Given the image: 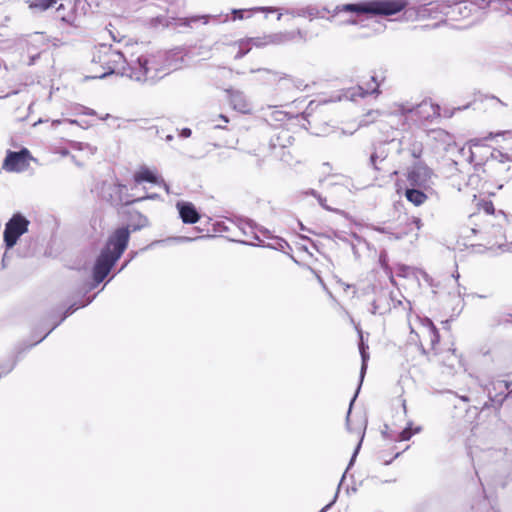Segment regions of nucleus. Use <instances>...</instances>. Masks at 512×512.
Instances as JSON below:
<instances>
[{"label": "nucleus", "mask_w": 512, "mask_h": 512, "mask_svg": "<svg viewBox=\"0 0 512 512\" xmlns=\"http://www.w3.org/2000/svg\"><path fill=\"white\" fill-rule=\"evenodd\" d=\"M205 236H201L200 238H204ZM199 237H186V236H180V237H176L174 238L176 241L178 242H191V241H194L196 239H198Z\"/></svg>", "instance_id": "nucleus-42"}, {"label": "nucleus", "mask_w": 512, "mask_h": 512, "mask_svg": "<svg viewBox=\"0 0 512 512\" xmlns=\"http://www.w3.org/2000/svg\"><path fill=\"white\" fill-rule=\"evenodd\" d=\"M407 269H408L407 267L402 266V267H401V271H402L401 275H404V273H405V271H406Z\"/></svg>", "instance_id": "nucleus-61"}, {"label": "nucleus", "mask_w": 512, "mask_h": 512, "mask_svg": "<svg viewBox=\"0 0 512 512\" xmlns=\"http://www.w3.org/2000/svg\"><path fill=\"white\" fill-rule=\"evenodd\" d=\"M399 455H400V453H399V452H398V453H396L392 459H390V460H385V461H384V464H385V465L390 464V463L392 462V460H393V459H395V458H397V457H399Z\"/></svg>", "instance_id": "nucleus-56"}, {"label": "nucleus", "mask_w": 512, "mask_h": 512, "mask_svg": "<svg viewBox=\"0 0 512 512\" xmlns=\"http://www.w3.org/2000/svg\"><path fill=\"white\" fill-rule=\"evenodd\" d=\"M256 72L265 73V74H267V75H269V76H273V77H276V76H277V73H276V72H272V71H270V70H268V69H257V70L252 69V70H251V73H256Z\"/></svg>", "instance_id": "nucleus-45"}, {"label": "nucleus", "mask_w": 512, "mask_h": 512, "mask_svg": "<svg viewBox=\"0 0 512 512\" xmlns=\"http://www.w3.org/2000/svg\"><path fill=\"white\" fill-rule=\"evenodd\" d=\"M176 208L183 223L195 224L199 221L200 214L193 203L187 201H178L176 203Z\"/></svg>", "instance_id": "nucleus-15"}, {"label": "nucleus", "mask_w": 512, "mask_h": 512, "mask_svg": "<svg viewBox=\"0 0 512 512\" xmlns=\"http://www.w3.org/2000/svg\"><path fill=\"white\" fill-rule=\"evenodd\" d=\"M362 349L367 350L368 346L364 344L363 339L361 338L360 343H359V352L360 353L362 352Z\"/></svg>", "instance_id": "nucleus-52"}, {"label": "nucleus", "mask_w": 512, "mask_h": 512, "mask_svg": "<svg viewBox=\"0 0 512 512\" xmlns=\"http://www.w3.org/2000/svg\"><path fill=\"white\" fill-rule=\"evenodd\" d=\"M240 229L242 230L243 234L245 236H248L252 239H256V240H259L258 236L256 235V232H255V227H254V224L252 223L251 220H245V221H241V224H240Z\"/></svg>", "instance_id": "nucleus-29"}, {"label": "nucleus", "mask_w": 512, "mask_h": 512, "mask_svg": "<svg viewBox=\"0 0 512 512\" xmlns=\"http://www.w3.org/2000/svg\"><path fill=\"white\" fill-rule=\"evenodd\" d=\"M408 5L407 0H368V9L370 15L392 16Z\"/></svg>", "instance_id": "nucleus-6"}, {"label": "nucleus", "mask_w": 512, "mask_h": 512, "mask_svg": "<svg viewBox=\"0 0 512 512\" xmlns=\"http://www.w3.org/2000/svg\"><path fill=\"white\" fill-rule=\"evenodd\" d=\"M469 1H470V3L475 4L477 13L481 10L486 9L491 2V0H469Z\"/></svg>", "instance_id": "nucleus-37"}, {"label": "nucleus", "mask_w": 512, "mask_h": 512, "mask_svg": "<svg viewBox=\"0 0 512 512\" xmlns=\"http://www.w3.org/2000/svg\"><path fill=\"white\" fill-rule=\"evenodd\" d=\"M227 94L229 102L234 110L243 114L249 113L251 111V103L243 91L228 89Z\"/></svg>", "instance_id": "nucleus-13"}, {"label": "nucleus", "mask_w": 512, "mask_h": 512, "mask_svg": "<svg viewBox=\"0 0 512 512\" xmlns=\"http://www.w3.org/2000/svg\"><path fill=\"white\" fill-rule=\"evenodd\" d=\"M322 12L331 13V10L328 7H323L322 9H319L318 7L314 5H308L305 7L299 8V17L303 18H309L310 20H313L314 18H324V15Z\"/></svg>", "instance_id": "nucleus-21"}, {"label": "nucleus", "mask_w": 512, "mask_h": 512, "mask_svg": "<svg viewBox=\"0 0 512 512\" xmlns=\"http://www.w3.org/2000/svg\"><path fill=\"white\" fill-rule=\"evenodd\" d=\"M379 261L381 263V266L387 270L388 269V265H387V255L385 253H381L380 254V257H379Z\"/></svg>", "instance_id": "nucleus-44"}, {"label": "nucleus", "mask_w": 512, "mask_h": 512, "mask_svg": "<svg viewBox=\"0 0 512 512\" xmlns=\"http://www.w3.org/2000/svg\"><path fill=\"white\" fill-rule=\"evenodd\" d=\"M249 41V44L250 46H255V47H264L268 44H270V42H268V35L264 36V37H255V38H249L247 39Z\"/></svg>", "instance_id": "nucleus-35"}, {"label": "nucleus", "mask_w": 512, "mask_h": 512, "mask_svg": "<svg viewBox=\"0 0 512 512\" xmlns=\"http://www.w3.org/2000/svg\"><path fill=\"white\" fill-rule=\"evenodd\" d=\"M341 12L354 13L357 15L369 14L368 0L361 1L358 3H348V4H343V5H337L333 10H331V14H332L331 17H328L327 19L329 21H332L334 16Z\"/></svg>", "instance_id": "nucleus-17"}, {"label": "nucleus", "mask_w": 512, "mask_h": 512, "mask_svg": "<svg viewBox=\"0 0 512 512\" xmlns=\"http://www.w3.org/2000/svg\"><path fill=\"white\" fill-rule=\"evenodd\" d=\"M133 177L137 184H141L143 182L159 184L160 179L154 171L145 166H142L138 171H136Z\"/></svg>", "instance_id": "nucleus-20"}, {"label": "nucleus", "mask_w": 512, "mask_h": 512, "mask_svg": "<svg viewBox=\"0 0 512 512\" xmlns=\"http://www.w3.org/2000/svg\"><path fill=\"white\" fill-rule=\"evenodd\" d=\"M58 0H36L35 2L30 4V8L39 9L40 11H45L56 4Z\"/></svg>", "instance_id": "nucleus-32"}, {"label": "nucleus", "mask_w": 512, "mask_h": 512, "mask_svg": "<svg viewBox=\"0 0 512 512\" xmlns=\"http://www.w3.org/2000/svg\"><path fill=\"white\" fill-rule=\"evenodd\" d=\"M192 134V131L190 128H183L180 133H179V136L182 137V138H189Z\"/></svg>", "instance_id": "nucleus-46"}, {"label": "nucleus", "mask_w": 512, "mask_h": 512, "mask_svg": "<svg viewBox=\"0 0 512 512\" xmlns=\"http://www.w3.org/2000/svg\"><path fill=\"white\" fill-rule=\"evenodd\" d=\"M357 393L358 391L355 393L354 397L352 398L351 402H350V407H349V410H348V413H347V418H346V426H347V429L350 431V432H355L358 436H360V440L354 450V453L351 457V460L349 462V465H348V468H350V466L353 465V462L360 450V447H361V444H362V441H363V438H364V430L361 429V427L358 429V430H353L350 426V421H349V416H350V413H351V408H352V405L357 397Z\"/></svg>", "instance_id": "nucleus-22"}, {"label": "nucleus", "mask_w": 512, "mask_h": 512, "mask_svg": "<svg viewBox=\"0 0 512 512\" xmlns=\"http://www.w3.org/2000/svg\"><path fill=\"white\" fill-rule=\"evenodd\" d=\"M130 239L129 226L119 227L109 235L97 256L92 275L95 284H100L126 250Z\"/></svg>", "instance_id": "nucleus-2"}, {"label": "nucleus", "mask_w": 512, "mask_h": 512, "mask_svg": "<svg viewBox=\"0 0 512 512\" xmlns=\"http://www.w3.org/2000/svg\"><path fill=\"white\" fill-rule=\"evenodd\" d=\"M251 50V46L248 40H243L239 43V50L235 55V59L243 58L249 51Z\"/></svg>", "instance_id": "nucleus-34"}, {"label": "nucleus", "mask_w": 512, "mask_h": 512, "mask_svg": "<svg viewBox=\"0 0 512 512\" xmlns=\"http://www.w3.org/2000/svg\"><path fill=\"white\" fill-rule=\"evenodd\" d=\"M337 496H338V493L335 494L334 499L329 504H327L325 507H323L320 512H327L331 508V506L335 503Z\"/></svg>", "instance_id": "nucleus-48"}, {"label": "nucleus", "mask_w": 512, "mask_h": 512, "mask_svg": "<svg viewBox=\"0 0 512 512\" xmlns=\"http://www.w3.org/2000/svg\"><path fill=\"white\" fill-rule=\"evenodd\" d=\"M178 53L159 52L158 54H141L131 57L121 67V75L137 82L155 83L171 71L180 67L182 58H175Z\"/></svg>", "instance_id": "nucleus-1"}, {"label": "nucleus", "mask_w": 512, "mask_h": 512, "mask_svg": "<svg viewBox=\"0 0 512 512\" xmlns=\"http://www.w3.org/2000/svg\"><path fill=\"white\" fill-rule=\"evenodd\" d=\"M127 264H128V262H125V263L121 266V268H120V270H119V271L123 270V269L127 266Z\"/></svg>", "instance_id": "nucleus-63"}, {"label": "nucleus", "mask_w": 512, "mask_h": 512, "mask_svg": "<svg viewBox=\"0 0 512 512\" xmlns=\"http://www.w3.org/2000/svg\"><path fill=\"white\" fill-rule=\"evenodd\" d=\"M425 329L430 340L431 348L435 349V346L438 344L440 339L438 330L430 320H428V325Z\"/></svg>", "instance_id": "nucleus-28"}, {"label": "nucleus", "mask_w": 512, "mask_h": 512, "mask_svg": "<svg viewBox=\"0 0 512 512\" xmlns=\"http://www.w3.org/2000/svg\"><path fill=\"white\" fill-rule=\"evenodd\" d=\"M219 118H220L223 122H225V123H228V122H229V120H228L227 116H225V115H223V114L219 115Z\"/></svg>", "instance_id": "nucleus-57"}, {"label": "nucleus", "mask_w": 512, "mask_h": 512, "mask_svg": "<svg viewBox=\"0 0 512 512\" xmlns=\"http://www.w3.org/2000/svg\"><path fill=\"white\" fill-rule=\"evenodd\" d=\"M449 1H433L425 4H420L413 8L418 18H433L436 19L440 15L449 16L450 11Z\"/></svg>", "instance_id": "nucleus-7"}, {"label": "nucleus", "mask_w": 512, "mask_h": 512, "mask_svg": "<svg viewBox=\"0 0 512 512\" xmlns=\"http://www.w3.org/2000/svg\"><path fill=\"white\" fill-rule=\"evenodd\" d=\"M30 221L21 213H15L5 224L3 233L4 244L7 250L12 249L19 238L28 232Z\"/></svg>", "instance_id": "nucleus-5"}, {"label": "nucleus", "mask_w": 512, "mask_h": 512, "mask_svg": "<svg viewBox=\"0 0 512 512\" xmlns=\"http://www.w3.org/2000/svg\"><path fill=\"white\" fill-rule=\"evenodd\" d=\"M411 224H414L417 230L421 229L422 227L421 219L418 217H412L409 222V225Z\"/></svg>", "instance_id": "nucleus-43"}, {"label": "nucleus", "mask_w": 512, "mask_h": 512, "mask_svg": "<svg viewBox=\"0 0 512 512\" xmlns=\"http://www.w3.org/2000/svg\"><path fill=\"white\" fill-rule=\"evenodd\" d=\"M158 198H159V195L156 194V193H153V194L146 195L144 197H140V198L136 199L135 201H143L145 199H152V200H154V199H158Z\"/></svg>", "instance_id": "nucleus-47"}, {"label": "nucleus", "mask_w": 512, "mask_h": 512, "mask_svg": "<svg viewBox=\"0 0 512 512\" xmlns=\"http://www.w3.org/2000/svg\"><path fill=\"white\" fill-rule=\"evenodd\" d=\"M449 16L454 20L465 19L477 13L476 6L469 0L450 3Z\"/></svg>", "instance_id": "nucleus-14"}, {"label": "nucleus", "mask_w": 512, "mask_h": 512, "mask_svg": "<svg viewBox=\"0 0 512 512\" xmlns=\"http://www.w3.org/2000/svg\"><path fill=\"white\" fill-rule=\"evenodd\" d=\"M317 199H318L319 204H320L324 209H326V210H330V208H329V207L326 205V203H325V202H326V199H325V198H322V197H321V195H320V196H318V198H317Z\"/></svg>", "instance_id": "nucleus-51"}, {"label": "nucleus", "mask_w": 512, "mask_h": 512, "mask_svg": "<svg viewBox=\"0 0 512 512\" xmlns=\"http://www.w3.org/2000/svg\"><path fill=\"white\" fill-rule=\"evenodd\" d=\"M411 426L412 423H408V425L399 433L398 441H408L415 433L421 431V427H416L412 430Z\"/></svg>", "instance_id": "nucleus-30"}, {"label": "nucleus", "mask_w": 512, "mask_h": 512, "mask_svg": "<svg viewBox=\"0 0 512 512\" xmlns=\"http://www.w3.org/2000/svg\"><path fill=\"white\" fill-rule=\"evenodd\" d=\"M125 63L126 59L120 50L101 44L93 53L91 78L102 79L111 74H121V67Z\"/></svg>", "instance_id": "nucleus-3"}, {"label": "nucleus", "mask_w": 512, "mask_h": 512, "mask_svg": "<svg viewBox=\"0 0 512 512\" xmlns=\"http://www.w3.org/2000/svg\"><path fill=\"white\" fill-rule=\"evenodd\" d=\"M360 355H361V359H362V365H361V370H360V383H362L364 375L366 373V369H367V361L369 359V354L367 353L366 350L362 349V352L360 353ZM360 386H361V384H359L358 390L360 389Z\"/></svg>", "instance_id": "nucleus-33"}, {"label": "nucleus", "mask_w": 512, "mask_h": 512, "mask_svg": "<svg viewBox=\"0 0 512 512\" xmlns=\"http://www.w3.org/2000/svg\"><path fill=\"white\" fill-rule=\"evenodd\" d=\"M49 42V37L43 32H34L22 38L19 46L23 62L29 66L34 65L41 54L48 50Z\"/></svg>", "instance_id": "nucleus-4"}, {"label": "nucleus", "mask_w": 512, "mask_h": 512, "mask_svg": "<svg viewBox=\"0 0 512 512\" xmlns=\"http://www.w3.org/2000/svg\"><path fill=\"white\" fill-rule=\"evenodd\" d=\"M278 244H279L280 249H283L284 246H288V243L283 239H279Z\"/></svg>", "instance_id": "nucleus-55"}, {"label": "nucleus", "mask_w": 512, "mask_h": 512, "mask_svg": "<svg viewBox=\"0 0 512 512\" xmlns=\"http://www.w3.org/2000/svg\"><path fill=\"white\" fill-rule=\"evenodd\" d=\"M158 185L162 186L167 193H170L169 185L162 178L159 179V184Z\"/></svg>", "instance_id": "nucleus-50"}, {"label": "nucleus", "mask_w": 512, "mask_h": 512, "mask_svg": "<svg viewBox=\"0 0 512 512\" xmlns=\"http://www.w3.org/2000/svg\"><path fill=\"white\" fill-rule=\"evenodd\" d=\"M258 9L262 10V11L270 12V13L275 12L277 10L274 7H265V8L263 7V8H258Z\"/></svg>", "instance_id": "nucleus-53"}, {"label": "nucleus", "mask_w": 512, "mask_h": 512, "mask_svg": "<svg viewBox=\"0 0 512 512\" xmlns=\"http://www.w3.org/2000/svg\"><path fill=\"white\" fill-rule=\"evenodd\" d=\"M379 82L377 80V77L376 76H372L371 77V83H368L367 84V88L364 89L362 86H358L356 88V92H353L351 94V96H360V97H365L367 95H370V94H379L380 91H379Z\"/></svg>", "instance_id": "nucleus-23"}, {"label": "nucleus", "mask_w": 512, "mask_h": 512, "mask_svg": "<svg viewBox=\"0 0 512 512\" xmlns=\"http://www.w3.org/2000/svg\"><path fill=\"white\" fill-rule=\"evenodd\" d=\"M284 14L290 15L291 17H299V8H287L284 10Z\"/></svg>", "instance_id": "nucleus-40"}, {"label": "nucleus", "mask_w": 512, "mask_h": 512, "mask_svg": "<svg viewBox=\"0 0 512 512\" xmlns=\"http://www.w3.org/2000/svg\"><path fill=\"white\" fill-rule=\"evenodd\" d=\"M460 399L465 402L469 401V398L467 396H460Z\"/></svg>", "instance_id": "nucleus-60"}, {"label": "nucleus", "mask_w": 512, "mask_h": 512, "mask_svg": "<svg viewBox=\"0 0 512 512\" xmlns=\"http://www.w3.org/2000/svg\"><path fill=\"white\" fill-rule=\"evenodd\" d=\"M432 174L426 164L417 162L409 170L407 180L412 187L425 188L429 185Z\"/></svg>", "instance_id": "nucleus-9"}, {"label": "nucleus", "mask_w": 512, "mask_h": 512, "mask_svg": "<svg viewBox=\"0 0 512 512\" xmlns=\"http://www.w3.org/2000/svg\"><path fill=\"white\" fill-rule=\"evenodd\" d=\"M173 138H174L173 135L168 134V135H166L165 140L169 142V141H172Z\"/></svg>", "instance_id": "nucleus-59"}, {"label": "nucleus", "mask_w": 512, "mask_h": 512, "mask_svg": "<svg viewBox=\"0 0 512 512\" xmlns=\"http://www.w3.org/2000/svg\"><path fill=\"white\" fill-rule=\"evenodd\" d=\"M374 230L377 232H380V233L388 234L390 239H396V240L402 239L404 237V235L406 234V233H400V234L393 233V232L388 231V229L385 227H374Z\"/></svg>", "instance_id": "nucleus-36"}, {"label": "nucleus", "mask_w": 512, "mask_h": 512, "mask_svg": "<svg viewBox=\"0 0 512 512\" xmlns=\"http://www.w3.org/2000/svg\"><path fill=\"white\" fill-rule=\"evenodd\" d=\"M214 128H216V129H221V128H223V126H222V125H220V124H217V125H215V126H214Z\"/></svg>", "instance_id": "nucleus-64"}, {"label": "nucleus", "mask_w": 512, "mask_h": 512, "mask_svg": "<svg viewBox=\"0 0 512 512\" xmlns=\"http://www.w3.org/2000/svg\"><path fill=\"white\" fill-rule=\"evenodd\" d=\"M246 10L245 9H232L231 10V14H232V20L235 21V20H242L244 19V14H245Z\"/></svg>", "instance_id": "nucleus-39"}, {"label": "nucleus", "mask_w": 512, "mask_h": 512, "mask_svg": "<svg viewBox=\"0 0 512 512\" xmlns=\"http://www.w3.org/2000/svg\"><path fill=\"white\" fill-rule=\"evenodd\" d=\"M407 200L416 206L422 205L427 200V195L420 189L414 187L407 188L405 191Z\"/></svg>", "instance_id": "nucleus-24"}, {"label": "nucleus", "mask_w": 512, "mask_h": 512, "mask_svg": "<svg viewBox=\"0 0 512 512\" xmlns=\"http://www.w3.org/2000/svg\"><path fill=\"white\" fill-rule=\"evenodd\" d=\"M401 305L400 300H395L392 292L381 290L371 304L370 312L372 314L384 315L391 310V307Z\"/></svg>", "instance_id": "nucleus-10"}, {"label": "nucleus", "mask_w": 512, "mask_h": 512, "mask_svg": "<svg viewBox=\"0 0 512 512\" xmlns=\"http://www.w3.org/2000/svg\"><path fill=\"white\" fill-rule=\"evenodd\" d=\"M294 138L288 129L277 130L269 140V149L271 154L280 149H287L293 144Z\"/></svg>", "instance_id": "nucleus-12"}, {"label": "nucleus", "mask_w": 512, "mask_h": 512, "mask_svg": "<svg viewBox=\"0 0 512 512\" xmlns=\"http://www.w3.org/2000/svg\"><path fill=\"white\" fill-rule=\"evenodd\" d=\"M132 231H138L149 226V220L146 216L139 212L130 215V225Z\"/></svg>", "instance_id": "nucleus-25"}, {"label": "nucleus", "mask_w": 512, "mask_h": 512, "mask_svg": "<svg viewBox=\"0 0 512 512\" xmlns=\"http://www.w3.org/2000/svg\"><path fill=\"white\" fill-rule=\"evenodd\" d=\"M485 210H486V212H488V213H490V212H492V211L494 210L493 205H492V203H491V202L486 203Z\"/></svg>", "instance_id": "nucleus-54"}, {"label": "nucleus", "mask_w": 512, "mask_h": 512, "mask_svg": "<svg viewBox=\"0 0 512 512\" xmlns=\"http://www.w3.org/2000/svg\"><path fill=\"white\" fill-rule=\"evenodd\" d=\"M408 112L415 114L420 120L430 121L439 116V106L431 102L423 101L415 108L408 110Z\"/></svg>", "instance_id": "nucleus-16"}, {"label": "nucleus", "mask_w": 512, "mask_h": 512, "mask_svg": "<svg viewBox=\"0 0 512 512\" xmlns=\"http://www.w3.org/2000/svg\"><path fill=\"white\" fill-rule=\"evenodd\" d=\"M309 194H311L312 196H314V197H316V198H318V196H320V195H319L315 190H313V189L309 191Z\"/></svg>", "instance_id": "nucleus-58"}, {"label": "nucleus", "mask_w": 512, "mask_h": 512, "mask_svg": "<svg viewBox=\"0 0 512 512\" xmlns=\"http://www.w3.org/2000/svg\"><path fill=\"white\" fill-rule=\"evenodd\" d=\"M388 153L384 145H380L375 148L374 152L371 153L369 162L374 170L379 172H386V158Z\"/></svg>", "instance_id": "nucleus-18"}, {"label": "nucleus", "mask_w": 512, "mask_h": 512, "mask_svg": "<svg viewBox=\"0 0 512 512\" xmlns=\"http://www.w3.org/2000/svg\"><path fill=\"white\" fill-rule=\"evenodd\" d=\"M288 33H293L294 34V39L299 37L302 40H306V33L303 32L301 29H297L295 31H288Z\"/></svg>", "instance_id": "nucleus-41"}, {"label": "nucleus", "mask_w": 512, "mask_h": 512, "mask_svg": "<svg viewBox=\"0 0 512 512\" xmlns=\"http://www.w3.org/2000/svg\"><path fill=\"white\" fill-rule=\"evenodd\" d=\"M294 40V34L288 31L278 32L268 35V42L274 45H282Z\"/></svg>", "instance_id": "nucleus-26"}, {"label": "nucleus", "mask_w": 512, "mask_h": 512, "mask_svg": "<svg viewBox=\"0 0 512 512\" xmlns=\"http://www.w3.org/2000/svg\"><path fill=\"white\" fill-rule=\"evenodd\" d=\"M82 111L81 113L84 115H95L96 112L93 109L87 108V107H81Z\"/></svg>", "instance_id": "nucleus-49"}, {"label": "nucleus", "mask_w": 512, "mask_h": 512, "mask_svg": "<svg viewBox=\"0 0 512 512\" xmlns=\"http://www.w3.org/2000/svg\"><path fill=\"white\" fill-rule=\"evenodd\" d=\"M276 159L286 163L291 164L293 161V157L289 151V148L287 149H280L278 151H275V153L272 154Z\"/></svg>", "instance_id": "nucleus-31"}, {"label": "nucleus", "mask_w": 512, "mask_h": 512, "mask_svg": "<svg viewBox=\"0 0 512 512\" xmlns=\"http://www.w3.org/2000/svg\"><path fill=\"white\" fill-rule=\"evenodd\" d=\"M30 157V152L27 148H22L19 151H9L3 162V169L8 172H20L25 168V162Z\"/></svg>", "instance_id": "nucleus-11"}, {"label": "nucleus", "mask_w": 512, "mask_h": 512, "mask_svg": "<svg viewBox=\"0 0 512 512\" xmlns=\"http://www.w3.org/2000/svg\"><path fill=\"white\" fill-rule=\"evenodd\" d=\"M409 147L408 150L411 156L415 159H419L423 153V144L421 141L416 140L414 137L408 139Z\"/></svg>", "instance_id": "nucleus-27"}, {"label": "nucleus", "mask_w": 512, "mask_h": 512, "mask_svg": "<svg viewBox=\"0 0 512 512\" xmlns=\"http://www.w3.org/2000/svg\"><path fill=\"white\" fill-rule=\"evenodd\" d=\"M477 178H478V176L471 175L470 178H469V181H472V180L477 179Z\"/></svg>", "instance_id": "nucleus-62"}, {"label": "nucleus", "mask_w": 512, "mask_h": 512, "mask_svg": "<svg viewBox=\"0 0 512 512\" xmlns=\"http://www.w3.org/2000/svg\"><path fill=\"white\" fill-rule=\"evenodd\" d=\"M95 296L93 297H88L87 300L85 302H82L80 305L76 306V304H72L70 305L66 311L64 312L62 318L58 321V322H55L53 324V326L50 328L49 331H47L41 338H39L38 340L34 341L33 343H31L28 348H31L33 346H35L36 344L40 343L43 339H45L49 333L51 331H53L62 321H64L68 316H70L71 314H73L77 309H79L80 307H85L86 305L90 304L93 299H94Z\"/></svg>", "instance_id": "nucleus-19"}, {"label": "nucleus", "mask_w": 512, "mask_h": 512, "mask_svg": "<svg viewBox=\"0 0 512 512\" xmlns=\"http://www.w3.org/2000/svg\"><path fill=\"white\" fill-rule=\"evenodd\" d=\"M380 116V112L378 110H375V111H369L366 115H365V118L362 120V122H364L365 124H368V123H371V122H374L375 119Z\"/></svg>", "instance_id": "nucleus-38"}, {"label": "nucleus", "mask_w": 512, "mask_h": 512, "mask_svg": "<svg viewBox=\"0 0 512 512\" xmlns=\"http://www.w3.org/2000/svg\"><path fill=\"white\" fill-rule=\"evenodd\" d=\"M211 20L219 23H227L230 20V17L228 14H203L192 15L188 17H179L175 19V26L193 29L198 24L207 25Z\"/></svg>", "instance_id": "nucleus-8"}]
</instances>
